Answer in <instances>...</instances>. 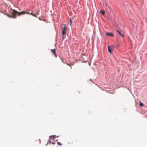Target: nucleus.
I'll return each mask as SVG.
<instances>
[{
	"label": "nucleus",
	"instance_id": "f257e3e1",
	"mask_svg": "<svg viewBox=\"0 0 147 147\" xmlns=\"http://www.w3.org/2000/svg\"><path fill=\"white\" fill-rule=\"evenodd\" d=\"M24 13V12H19L17 11L14 9L12 10V11L11 12V14L12 16L13 17V18H16L17 15H18L19 16H20L22 14Z\"/></svg>",
	"mask_w": 147,
	"mask_h": 147
},
{
	"label": "nucleus",
	"instance_id": "f03ea898",
	"mask_svg": "<svg viewBox=\"0 0 147 147\" xmlns=\"http://www.w3.org/2000/svg\"><path fill=\"white\" fill-rule=\"evenodd\" d=\"M62 27H63V28L62 30V34L63 35L62 38L63 39H64L66 36L67 27L65 25H62Z\"/></svg>",
	"mask_w": 147,
	"mask_h": 147
},
{
	"label": "nucleus",
	"instance_id": "7ed1b4c3",
	"mask_svg": "<svg viewBox=\"0 0 147 147\" xmlns=\"http://www.w3.org/2000/svg\"><path fill=\"white\" fill-rule=\"evenodd\" d=\"M116 31L120 35V36L121 37H123V38L124 37V35L123 34L121 33L120 31H119L118 30H116Z\"/></svg>",
	"mask_w": 147,
	"mask_h": 147
},
{
	"label": "nucleus",
	"instance_id": "20e7f679",
	"mask_svg": "<svg viewBox=\"0 0 147 147\" xmlns=\"http://www.w3.org/2000/svg\"><path fill=\"white\" fill-rule=\"evenodd\" d=\"M51 52L53 54L55 55V57H56L57 56L55 54V49H51Z\"/></svg>",
	"mask_w": 147,
	"mask_h": 147
},
{
	"label": "nucleus",
	"instance_id": "39448f33",
	"mask_svg": "<svg viewBox=\"0 0 147 147\" xmlns=\"http://www.w3.org/2000/svg\"><path fill=\"white\" fill-rule=\"evenodd\" d=\"M108 51L111 53H112V51L111 50V47L110 46H108Z\"/></svg>",
	"mask_w": 147,
	"mask_h": 147
},
{
	"label": "nucleus",
	"instance_id": "423d86ee",
	"mask_svg": "<svg viewBox=\"0 0 147 147\" xmlns=\"http://www.w3.org/2000/svg\"><path fill=\"white\" fill-rule=\"evenodd\" d=\"M0 12L3 13V12L1 11H0ZM3 13L4 14H5V15H7V16L9 18H13V17L11 15H9L8 14H6L5 13Z\"/></svg>",
	"mask_w": 147,
	"mask_h": 147
},
{
	"label": "nucleus",
	"instance_id": "0eeeda50",
	"mask_svg": "<svg viewBox=\"0 0 147 147\" xmlns=\"http://www.w3.org/2000/svg\"><path fill=\"white\" fill-rule=\"evenodd\" d=\"M106 35L108 36H113V34L111 33H107Z\"/></svg>",
	"mask_w": 147,
	"mask_h": 147
},
{
	"label": "nucleus",
	"instance_id": "6e6552de",
	"mask_svg": "<svg viewBox=\"0 0 147 147\" xmlns=\"http://www.w3.org/2000/svg\"><path fill=\"white\" fill-rule=\"evenodd\" d=\"M22 12H24V13L22 14H23V15H24L25 13H26V14H30V13L29 12H25V11H22Z\"/></svg>",
	"mask_w": 147,
	"mask_h": 147
},
{
	"label": "nucleus",
	"instance_id": "1a4fd4ad",
	"mask_svg": "<svg viewBox=\"0 0 147 147\" xmlns=\"http://www.w3.org/2000/svg\"><path fill=\"white\" fill-rule=\"evenodd\" d=\"M100 13H102L103 15H104L105 14V11H104L101 10L100 11Z\"/></svg>",
	"mask_w": 147,
	"mask_h": 147
},
{
	"label": "nucleus",
	"instance_id": "9d476101",
	"mask_svg": "<svg viewBox=\"0 0 147 147\" xmlns=\"http://www.w3.org/2000/svg\"><path fill=\"white\" fill-rule=\"evenodd\" d=\"M49 138L51 140H54V137L52 136H50Z\"/></svg>",
	"mask_w": 147,
	"mask_h": 147
},
{
	"label": "nucleus",
	"instance_id": "9b49d317",
	"mask_svg": "<svg viewBox=\"0 0 147 147\" xmlns=\"http://www.w3.org/2000/svg\"><path fill=\"white\" fill-rule=\"evenodd\" d=\"M139 105L141 107H142L143 105V104L142 103H141V101H140Z\"/></svg>",
	"mask_w": 147,
	"mask_h": 147
},
{
	"label": "nucleus",
	"instance_id": "f8f14e48",
	"mask_svg": "<svg viewBox=\"0 0 147 147\" xmlns=\"http://www.w3.org/2000/svg\"><path fill=\"white\" fill-rule=\"evenodd\" d=\"M57 144L59 145V146H61L62 145V144L60 142H58L57 143Z\"/></svg>",
	"mask_w": 147,
	"mask_h": 147
},
{
	"label": "nucleus",
	"instance_id": "ddd939ff",
	"mask_svg": "<svg viewBox=\"0 0 147 147\" xmlns=\"http://www.w3.org/2000/svg\"><path fill=\"white\" fill-rule=\"evenodd\" d=\"M69 20V21L70 22V25H71V24H72V22L71 19L70 18Z\"/></svg>",
	"mask_w": 147,
	"mask_h": 147
},
{
	"label": "nucleus",
	"instance_id": "4468645a",
	"mask_svg": "<svg viewBox=\"0 0 147 147\" xmlns=\"http://www.w3.org/2000/svg\"><path fill=\"white\" fill-rule=\"evenodd\" d=\"M39 10L37 12V13H36V14L38 15V13H39Z\"/></svg>",
	"mask_w": 147,
	"mask_h": 147
},
{
	"label": "nucleus",
	"instance_id": "2eb2a0df",
	"mask_svg": "<svg viewBox=\"0 0 147 147\" xmlns=\"http://www.w3.org/2000/svg\"><path fill=\"white\" fill-rule=\"evenodd\" d=\"M33 16H34V17H37L36 16V15H35V14H34L33 15Z\"/></svg>",
	"mask_w": 147,
	"mask_h": 147
},
{
	"label": "nucleus",
	"instance_id": "dca6fc26",
	"mask_svg": "<svg viewBox=\"0 0 147 147\" xmlns=\"http://www.w3.org/2000/svg\"><path fill=\"white\" fill-rule=\"evenodd\" d=\"M30 14L32 16H33L34 14L32 13H30Z\"/></svg>",
	"mask_w": 147,
	"mask_h": 147
},
{
	"label": "nucleus",
	"instance_id": "f3484780",
	"mask_svg": "<svg viewBox=\"0 0 147 147\" xmlns=\"http://www.w3.org/2000/svg\"><path fill=\"white\" fill-rule=\"evenodd\" d=\"M39 19L40 20H41L40 18H39Z\"/></svg>",
	"mask_w": 147,
	"mask_h": 147
},
{
	"label": "nucleus",
	"instance_id": "a211bd4d",
	"mask_svg": "<svg viewBox=\"0 0 147 147\" xmlns=\"http://www.w3.org/2000/svg\"><path fill=\"white\" fill-rule=\"evenodd\" d=\"M68 65L70 66V65L69 64H68Z\"/></svg>",
	"mask_w": 147,
	"mask_h": 147
}]
</instances>
